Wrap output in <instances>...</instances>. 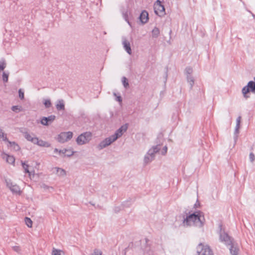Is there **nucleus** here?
Returning a JSON list of instances; mask_svg holds the SVG:
<instances>
[{
  "mask_svg": "<svg viewBox=\"0 0 255 255\" xmlns=\"http://www.w3.org/2000/svg\"><path fill=\"white\" fill-rule=\"evenodd\" d=\"M183 217L182 223L185 226H191V222L193 225L199 228L202 227L204 224V213L200 210H196L194 212L185 210L182 214Z\"/></svg>",
  "mask_w": 255,
  "mask_h": 255,
  "instance_id": "nucleus-1",
  "label": "nucleus"
},
{
  "mask_svg": "<svg viewBox=\"0 0 255 255\" xmlns=\"http://www.w3.org/2000/svg\"><path fill=\"white\" fill-rule=\"evenodd\" d=\"M218 234L219 236V240L220 242L224 243L225 245L228 247L230 246V253L232 255H238L240 249L237 243L235 244L234 239L228 233L225 231V228L221 223L218 225Z\"/></svg>",
  "mask_w": 255,
  "mask_h": 255,
  "instance_id": "nucleus-2",
  "label": "nucleus"
},
{
  "mask_svg": "<svg viewBox=\"0 0 255 255\" xmlns=\"http://www.w3.org/2000/svg\"><path fill=\"white\" fill-rule=\"evenodd\" d=\"M198 255H214L213 252L208 245L199 243L196 247Z\"/></svg>",
  "mask_w": 255,
  "mask_h": 255,
  "instance_id": "nucleus-3",
  "label": "nucleus"
},
{
  "mask_svg": "<svg viewBox=\"0 0 255 255\" xmlns=\"http://www.w3.org/2000/svg\"><path fill=\"white\" fill-rule=\"evenodd\" d=\"M92 136L91 132H84L78 136L76 139V142L79 145L86 144L91 140Z\"/></svg>",
  "mask_w": 255,
  "mask_h": 255,
  "instance_id": "nucleus-4",
  "label": "nucleus"
},
{
  "mask_svg": "<svg viewBox=\"0 0 255 255\" xmlns=\"http://www.w3.org/2000/svg\"><path fill=\"white\" fill-rule=\"evenodd\" d=\"M242 92L243 97L246 99L250 98V96L248 95L250 92L255 94V82L252 80L250 81L247 85L242 88Z\"/></svg>",
  "mask_w": 255,
  "mask_h": 255,
  "instance_id": "nucleus-5",
  "label": "nucleus"
},
{
  "mask_svg": "<svg viewBox=\"0 0 255 255\" xmlns=\"http://www.w3.org/2000/svg\"><path fill=\"white\" fill-rule=\"evenodd\" d=\"M154 10L155 13L161 16L165 14V8L160 0H156L154 4Z\"/></svg>",
  "mask_w": 255,
  "mask_h": 255,
  "instance_id": "nucleus-6",
  "label": "nucleus"
},
{
  "mask_svg": "<svg viewBox=\"0 0 255 255\" xmlns=\"http://www.w3.org/2000/svg\"><path fill=\"white\" fill-rule=\"evenodd\" d=\"M116 140L113 136L111 135L102 140L97 146V148L99 150H102L111 145Z\"/></svg>",
  "mask_w": 255,
  "mask_h": 255,
  "instance_id": "nucleus-7",
  "label": "nucleus"
},
{
  "mask_svg": "<svg viewBox=\"0 0 255 255\" xmlns=\"http://www.w3.org/2000/svg\"><path fill=\"white\" fill-rule=\"evenodd\" d=\"M128 126L129 125L128 123L125 124L121 126L115 131V133L112 135L116 140H117V139L119 137H121L124 132L127 130Z\"/></svg>",
  "mask_w": 255,
  "mask_h": 255,
  "instance_id": "nucleus-8",
  "label": "nucleus"
},
{
  "mask_svg": "<svg viewBox=\"0 0 255 255\" xmlns=\"http://www.w3.org/2000/svg\"><path fill=\"white\" fill-rule=\"evenodd\" d=\"M55 118L56 116L53 115L48 117H42L40 118L39 123L43 126H48L54 122Z\"/></svg>",
  "mask_w": 255,
  "mask_h": 255,
  "instance_id": "nucleus-9",
  "label": "nucleus"
},
{
  "mask_svg": "<svg viewBox=\"0 0 255 255\" xmlns=\"http://www.w3.org/2000/svg\"><path fill=\"white\" fill-rule=\"evenodd\" d=\"M33 143L41 147H49L51 146V144L49 142L39 139L37 137H33Z\"/></svg>",
  "mask_w": 255,
  "mask_h": 255,
  "instance_id": "nucleus-10",
  "label": "nucleus"
},
{
  "mask_svg": "<svg viewBox=\"0 0 255 255\" xmlns=\"http://www.w3.org/2000/svg\"><path fill=\"white\" fill-rule=\"evenodd\" d=\"M138 19L142 24L147 22L149 19L148 13L146 10H143L140 13Z\"/></svg>",
  "mask_w": 255,
  "mask_h": 255,
  "instance_id": "nucleus-11",
  "label": "nucleus"
},
{
  "mask_svg": "<svg viewBox=\"0 0 255 255\" xmlns=\"http://www.w3.org/2000/svg\"><path fill=\"white\" fill-rule=\"evenodd\" d=\"M159 145H156L153 146L151 148H150L147 152V154L150 155L151 157H154L155 156V153L159 152L160 147H159Z\"/></svg>",
  "mask_w": 255,
  "mask_h": 255,
  "instance_id": "nucleus-12",
  "label": "nucleus"
},
{
  "mask_svg": "<svg viewBox=\"0 0 255 255\" xmlns=\"http://www.w3.org/2000/svg\"><path fill=\"white\" fill-rule=\"evenodd\" d=\"M1 157L3 159H5L6 161L11 164H14L15 162V158L11 155H8L6 153H3L1 154Z\"/></svg>",
  "mask_w": 255,
  "mask_h": 255,
  "instance_id": "nucleus-13",
  "label": "nucleus"
},
{
  "mask_svg": "<svg viewBox=\"0 0 255 255\" xmlns=\"http://www.w3.org/2000/svg\"><path fill=\"white\" fill-rule=\"evenodd\" d=\"M7 186L13 193L19 194L20 193V189L16 184H13L10 183H7Z\"/></svg>",
  "mask_w": 255,
  "mask_h": 255,
  "instance_id": "nucleus-14",
  "label": "nucleus"
},
{
  "mask_svg": "<svg viewBox=\"0 0 255 255\" xmlns=\"http://www.w3.org/2000/svg\"><path fill=\"white\" fill-rule=\"evenodd\" d=\"M123 47L125 50V51L129 55H130L132 53V50L130 46V44L129 42L127 40H125L123 42Z\"/></svg>",
  "mask_w": 255,
  "mask_h": 255,
  "instance_id": "nucleus-15",
  "label": "nucleus"
},
{
  "mask_svg": "<svg viewBox=\"0 0 255 255\" xmlns=\"http://www.w3.org/2000/svg\"><path fill=\"white\" fill-rule=\"evenodd\" d=\"M134 201V200H132L131 198H129L126 201L123 202L121 204V206L123 209L127 208L130 207L131 204Z\"/></svg>",
  "mask_w": 255,
  "mask_h": 255,
  "instance_id": "nucleus-16",
  "label": "nucleus"
},
{
  "mask_svg": "<svg viewBox=\"0 0 255 255\" xmlns=\"http://www.w3.org/2000/svg\"><path fill=\"white\" fill-rule=\"evenodd\" d=\"M56 108L58 111L65 110V104L62 99L59 100L55 105Z\"/></svg>",
  "mask_w": 255,
  "mask_h": 255,
  "instance_id": "nucleus-17",
  "label": "nucleus"
},
{
  "mask_svg": "<svg viewBox=\"0 0 255 255\" xmlns=\"http://www.w3.org/2000/svg\"><path fill=\"white\" fill-rule=\"evenodd\" d=\"M186 80L190 85V90H192L194 85L195 79L192 75H186Z\"/></svg>",
  "mask_w": 255,
  "mask_h": 255,
  "instance_id": "nucleus-18",
  "label": "nucleus"
},
{
  "mask_svg": "<svg viewBox=\"0 0 255 255\" xmlns=\"http://www.w3.org/2000/svg\"><path fill=\"white\" fill-rule=\"evenodd\" d=\"M55 169L56 170V172L58 176H64L66 175V171L63 168L56 167Z\"/></svg>",
  "mask_w": 255,
  "mask_h": 255,
  "instance_id": "nucleus-19",
  "label": "nucleus"
},
{
  "mask_svg": "<svg viewBox=\"0 0 255 255\" xmlns=\"http://www.w3.org/2000/svg\"><path fill=\"white\" fill-rule=\"evenodd\" d=\"M9 145L8 147H9L11 149H13L15 151L19 150L20 149V147L19 145L15 143L14 142H8Z\"/></svg>",
  "mask_w": 255,
  "mask_h": 255,
  "instance_id": "nucleus-20",
  "label": "nucleus"
},
{
  "mask_svg": "<svg viewBox=\"0 0 255 255\" xmlns=\"http://www.w3.org/2000/svg\"><path fill=\"white\" fill-rule=\"evenodd\" d=\"M152 36L153 38H157L160 34L159 29L157 27H154L152 29Z\"/></svg>",
  "mask_w": 255,
  "mask_h": 255,
  "instance_id": "nucleus-21",
  "label": "nucleus"
},
{
  "mask_svg": "<svg viewBox=\"0 0 255 255\" xmlns=\"http://www.w3.org/2000/svg\"><path fill=\"white\" fill-rule=\"evenodd\" d=\"M122 82L124 87L127 89L129 87V83L128 79L125 76L122 78Z\"/></svg>",
  "mask_w": 255,
  "mask_h": 255,
  "instance_id": "nucleus-22",
  "label": "nucleus"
},
{
  "mask_svg": "<svg viewBox=\"0 0 255 255\" xmlns=\"http://www.w3.org/2000/svg\"><path fill=\"white\" fill-rule=\"evenodd\" d=\"M79 117L78 118L79 119H83L84 121L86 122V121L88 120V118L85 113L84 111H80L79 113Z\"/></svg>",
  "mask_w": 255,
  "mask_h": 255,
  "instance_id": "nucleus-23",
  "label": "nucleus"
},
{
  "mask_svg": "<svg viewBox=\"0 0 255 255\" xmlns=\"http://www.w3.org/2000/svg\"><path fill=\"white\" fill-rule=\"evenodd\" d=\"M63 133L65 137V140H66V141L70 140L73 137V134L72 131H69Z\"/></svg>",
  "mask_w": 255,
  "mask_h": 255,
  "instance_id": "nucleus-24",
  "label": "nucleus"
},
{
  "mask_svg": "<svg viewBox=\"0 0 255 255\" xmlns=\"http://www.w3.org/2000/svg\"><path fill=\"white\" fill-rule=\"evenodd\" d=\"M153 159L154 157H151L150 155L146 153L144 157L143 161L144 164L146 165L148 163L150 162Z\"/></svg>",
  "mask_w": 255,
  "mask_h": 255,
  "instance_id": "nucleus-25",
  "label": "nucleus"
},
{
  "mask_svg": "<svg viewBox=\"0 0 255 255\" xmlns=\"http://www.w3.org/2000/svg\"><path fill=\"white\" fill-rule=\"evenodd\" d=\"M21 164L25 172L27 173L28 174V176L30 177V172L28 170L29 166V165H28L26 162L23 161H21Z\"/></svg>",
  "mask_w": 255,
  "mask_h": 255,
  "instance_id": "nucleus-26",
  "label": "nucleus"
},
{
  "mask_svg": "<svg viewBox=\"0 0 255 255\" xmlns=\"http://www.w3.org/2000/svg\"><path fill=\"white\" fill-rule=\"evenodd\" d=\"M43 104L45 108H49L52 105L51 100L49 99H44L43 101Z\"/></svg>",
  "mask_w": 255,
  "mask_h": 255,
  "instance_id": "nucleus-27",
  "label": "nucleus"
},
{
  "mask_svg": "<svg viewBox=\"0 0 255 255\" xmlns=\"http://www.w3.org/2000/svg\"><path fill=\"white\" fill-rule=\"evenodd\" d=\"M65 137L64 136V133L61 132L60 134L58 135L57 137V140L58 142L60 143H64L66 142V140H65Z\"/></svg>",
  "mask_w": 255,
  "mask_h": 255,
  "instance_id": "nucleus-28",
  "label": "nucleus"
},
{
  "mask_svg": "<svg viewBox=\"0 0 255 255\" xmlns=\"http://www.w3.org/2000/svg\"><path fill=\"white\" fill-rule=\"evenodd\" d=\"M64 152H66V154L64 155V157H71L74 154L75 152L71 149L64 148Z\"/></svg>",
  "mask_w": 255,
  "mask_h": 255,
  "instance_id": "nucleus-29",
  "label": "nucleus"
},
{
  "mask_svg": "<svg viewBox=\"0 0 255 255\" xmlns=\"http://www.w3.org/2000/svg\"><path fill=\"white\" fill-rule=\"evenodd\" d=\"M185 75H192L193 73V69L190 66H187L185 68Z\"/></svg>",
  "mask_w": 255,
  "mask_h": 255,
  "instance_id": "nucleus-30",
  "label": "nucleus"
},
{
  "mask_svg": "<svg viewBox=\"0 0 255 255\" xmlns=\"http://www.w3.org/2000/svg\"><path fill=\"white\" fill-rule=\"evenodd\" d=\"M114 96L115 97V100L116 101L120 103L122 102L123 99L120 94L114 93Z\"/></svg>",
  "mask_w": 255,
  "mask_h": 255,
  "instance_id": "nucleus-31",
  "label": "nucleus"
},
{
  "mask_svg": "<svg viewBox=\"0 0 255 255\" xmlns=\"http://www.w3.org/2000/svg\"><path fill=\"white\" fill-rule=\"evenodd\" d=\"M41 187L43 188L45 190H49L50 192L51 191V190H52V191L54 190V188L53 187L48 186L44 183H43L41 184Z\"/></svg>",
  "mask_w": 255,
  "mask_h": 255,
  "instance_id": "nucleus-32",
  "label": "nucleus"
},
{
  "mask_svg": "<svg viewBox=\"0 0 255 255\" xmlns=\"http://www.w3.org/2000/svg\"><path fill=\"white\" fill-rule=\"evenodd\" d=\"M24 221L25 223V224L28 227H32V221L30 219V218L28 217H25L24 219Z\"/></svg>",
  "mask_w": 255,
  "mask_h": 255,
  "instance_id": "nucleus-33",
  "label": "nucleus"
},
{
  "mask_svg": "<svg viewBox=\"0 0 255 255\" xmlns=\"http://www.w3.org/2000/svg\"><path fill=\"white\" fill-rule=\"evenodd\" d=\"M123 17L125 21L127 22L128 25L131 26V23L128 19V15L127 11L123 13Z\"/></svg>",
  "mask_w": 255,
  "mask_h": 255,
  "instance_id": "nucleus-34",
  "label": "nucleus"
},
{
  "mask_svg": "<svg viewBox=\"0 0 255 255\" xmlns=\"http://www.w3.org/2000/svg\"><path fill=\"white\" fill-rule=\"evenodd\" d=\"M243 4L244 7L245 9H246V10L248 12H249L252 15V16H253L254 19H255V14L254 13H253L252 11H251L250 9H249L247 8L246 4L244 1H243Z\"/></svg>",
  "mask_w": 255,
  "mask_h": 255,
  "instance_id": "nucleus-35",
  "label": "nucleus"
},
{
  "mask_svg": "<svg viewBox=\"0 0 255 255\" xmlns=\"http://www.w3.org/2000/svg\"><path fill=\"white\" fill-rule=\"evenodd\" d=\"M8 74L3 72L2 74V80L4 83H6L8 81Z\"/></svg>",
  "mask_w": 255,
  "mask_h": 255,
  "instance_id": "nucleus-36",
  "label": "nucleus"
},
{
  "mask_svg": "<svg viewBox=\"0 0 255 255\" xmlns=\"http://www.w3.org/2000/svg\"><path fill=\"white\" fill-rule=\"evenodd\" d=\"M61 251L58 249H53L52 255H61Z\"/></svg>",
  "mask_w": 255,
  "mask_h": 255,
  "instance_id": "nucleus-37",
  "label": "nucleus"
},
{
  "mask_svg": "<svg viewBox=\"0 0 255 255\" xmlns=\"http://www.w3.org/2000/svg\"><path fill=\"white\" fill-rule=\"evenodd\" d=\"M0 139H2L3 140H5L6 139V135L4 134L1 129H0Z\"/></svg>",
  "mask_w": 255,
  "mask_h": 255,
  "instance_id": "nucleus-38",
  "label": "nucleus"
},
{
  "mask_svg": "<svg viewBox=\"0 0 255 255\" xmlns=\"http://www.w3.org/2000/svg\"><path fill=\"white\" fill-rule=\"evenodd\" d=\"M123 209L122 208V206H116L114 207V212L116 213H118L119 212H120V211L122 210H123Z\"/></svg>",
  "mask_w": 255,
  "mask_h": 255,
  "instance_id": "nucleus-39",
  "label": "nucleus"
},
{
  "mask_svg": "<svg viewBox=\"0 0 255 255\" xmlns=\"http://www.w3.org/2000/svg\"><path fill=\"white\" fill-rule=\"evenodd\" d=\"M93 255H102V253L100 250L95 249L94 250Z\"/></svg>",
  "mask_w": 255,
  "mask_h": 255,
  "instance_id": "nucleus-40",
  "label": "nucleus"
},
{
  "mask_svg": "<svg viewBox=\"0 0 255 255\" xmlns=\"http://www.w3.org/2000/svg\"><path fill=\"white\" fill-rule=\"evenodd\" d=\"M167 146L165 145L163 147L162 149L161 150L160 154L162 155H165L167 153Z\"/></svg>",
  "mask_w": 255,
  "mask_h": 255,
  "instance_id": "nucleus-41",
  "label": "nucleus"
},
{
  "mask_svg": "<svg viewBox=\"0 0 255 255\" xmlns=\"http://www.w3.org/2000/svg\"><path fill=\"white\" fill-rule=\"evenodd\" d=\"M19 97L20 99L22 100L24 99V92L22 89H19L18 91Z\"/></svg>",
  "mask_w": 255,
  "mask_h": 255,
  "instance_id": "nucleus-42",
  "label": "nucleus"
},
{
  "mask_svg": "<svg viewBox=\"0 0 255 255\" xmlns=\"http://www.w3.org/2000/svg\"><path fill=\"white\" fill-rule=\"evenodd\" d=\"M5 63L4 61H0V71H2L5 68Z\"/></svg>",
  "mask_w": 255,
  "mask_h": 255,
  "instance_id": "nucleus-43",
  "label": "nucleus"
},
{
  "mask_svg": "<svg viewBox=\"0 0 255 255\" xmlns=\"http://www.w3.org/2000/svg\"><path fill=\"white\" fill-rule=\"evenodd\" d=\"M12 110L15 112H18L20 111V107L18 106H14L12 107Z\"/></svg>",
  "mask_w": 255,
  "mask_h": 255,
  "instance_id": "nucleus-44",
  "label": "nucleus"
},
{
  "mask_svg": "<svg viewBox=\"0 0 255 255\" xmlns=\"http://www.w3.org/2000/svg\"><path fill=\"white\" fill-rule=\"evenodd\" d=\"M201 206V204L199 201V200L197 199L196 203L194 204L193 208L196 209L197 208H199Z\"/></svg>",
  "mask_w": 255,
  "mask_h": 255,
  "instance_id": "nucleus-45",
  "label": "nucleus"
},
{
  "mask_svg": "<svg viewBox=\"0 0 255 255\" xmlns=\"http://www.w3.org/2000/svg\"><path fill=\"white\" fill-rule=\"evenodd\" d=\"M249 158L251 162H253L255 160V155L253 152L250 153Z\"/></svg>",
  "mask_w": 255,
  "mask_h": 255,
  "instance_id": "nucleus-46",
  "label": "nucleus"
},
{
  "mask_svg": "<svg viewBox=\"0 0 255 255\" xmlns=\"http://www.w3.org/2000/svg\"><path fill=\"white\" fill-rule=\"evenodd\" d=\"M238 138V134H234V139L235 144L236 143Z\"/></svg>",
  "mask_w": 255,
  "mask_h": 255,
  "instance_id": "nucleus-47",
  "label": "nucleus"
},
{
  "mask_svg": "<svg viewBox=\"0 0 255 255\" xmlns=\"http://www.w3.org/2000/svg\"><path fill=\"white\" fill-rule=\"evenodd\" d=\"M25 137L28 140H32V138H31L30 135L27 134V133L25 134Z\"/></svg>",
  "mask_w": 255,
  "mask_h": 255,
  "instance_id": "nucleus-48",
  "label": "nucleus"
},
{
  "mask_svg": "<svg viewBox=\"0 0 255 255\" xmlns=\"http://www.w3.org/2000/svg\"><path fill=\"white\" fill-rule=\"evenodd\" d=\"M41 174H42V173H38V174H35L34 170H33V173H32V175H33V178H35V175H37V176H39L40 175H41Z\"/></svg>",
  "mask_w": 255,
  "mask_h": 255,
  "instance_id": "nucleus-49",
  "label": "nucleus"
},
{
  "mask_svg": "<svg viewBox=\"0 0 255 255\" xmlns=\"http://www.w3.org/2000/svg\"><path fill=\"white\" fill-rule=\"evenodd\" d=\"M239 133V129H237V128H235L234 134H238Z\"/></svg>",
  "mask_w": 255,
  "mask_h": 255,
  "instance_id": "nucleus-50",
  "label": "nucleus"
},
{
  "mask_svg": "<svg viewBox=\"0 0 255 255\" xmlns=\"http://www.w3.org/2000/svg\"><path fill=\"white\" fill-rule=\"evenodd\" d=\"M241 122V117H239L236 120V124H240Z\"/></svg>",
  "mask_w": 255,
  "mask_h": 255,
  "instance_id": "nucleus-51",
  "label": "nucleus"
},
{
  "mask_svg": "<svg viewBox=\"0 0 255 255\" xmlns=\"http://www.w3.org/2000/svg\"><path fill=\"white\" fill-rule=\"evenodd\" d=\"M13 249L14 251L16 252H18L19 251V248L18 247H13Z\"/></svg>",
  "mask_w": 255,
  "mask_h": 255,
  "instance_id": "nucleus-52",
  "label": "nucleus"
},
{
  "mask_svg": "<svg viewBox=\"0 0 255 255\" xmlns=\"http://www.w3.org/2000/svg\"><path fill=\"white\" fill-rule=\"evenodd\" d=\"M64 149H60L59 150V153H62L64 154V155H65L66 154V152H64Z\"/></svg>",
  "mask_w": 255,
  "mask_h": 255,
  "instance_id": "nucleus-53",
  "label": "nucleus"
},
{
  "mask_svg": "<svg viewBox=\"0 0 255 255\" xmlns=\"http://www.w3.org/2000/svg\"><path fill=\"white\" fill-rule=\"evenodd\" d=\"M240 127V124H236V128L239 129Z\"/></svg>",
  "mask_w": 255,
  "mask_h": 255,
  "instance_id": "nucleus-54",
  "label": "nucleus"
},
{
  "mask_svg": "<svg viewBox=\"0 0 255 255\" xmlns=\"http://www.w3.org/2000/svg\"><path fill=\"white\" fill-rule=\"evenodd\" d=\"M59 150L58 149H57V148H55L54 149V152H59Z\"/></svg>",
  "mask_w": 255,
  "mask_h": 255,
  "instance_id": "nucleus-55",
  "label": "nucleus"
},
{
  "mask_svg": "<svg viewBox=\"0 0 255 255\" xmlns=\"http://www.w3.org/2000/svg\"><path fill=\"white\" fill-rule=\"evenodd\" d=\"M167 72L166 71V76H165V81L167 80Z\"/></svg>",
  "mask_w": 255,
  "mask_h": 255,
  "instance_id": "nucleus-56",
  "label": "nucleus"
},
{
  "mask_svg": "<svg viewBox=\"0 0 255 255\" xmlns=\"http://www.w3.org/2000/svg\"><path fill=\"white\" fill-rule=\"evenodd\" d=\"M89 203L91 204L93 206H95V204H93V203H92L91 202H89Z\"/></svg>",
  "mask_w": 255,
  "mask_h": 255,
  "instance_id": "nucleus-57",
  "label": "nucleus"
},
{
  "mask_svg": "<svg viewBox=\"0 0 255 255\" xmlns=\"http://www.w3.org/2000/svg\"><path fill=\"white\" fill-rule=\"evenodd\" d=\"M171 32H172V30H170V31H169V34H171Z\"/></svg>",
  "mask_w": 255,
  "mask_h": 255,
  "instance_id": "nucleus-58",
  "label": "nucleus"
},
{
  "mask_svg": "<svg viewBox=\"0 0 255 255\" xmlns=\"http://www.w3.org/2000/svg\"><path fill=\"white\" fill-rule=\"evenodd\" d=\"M254 80L253 82H255V77L254 78Z\"/></svg>",
  "mask_w": 255,
  "mask_h": 255,
  "instance_id": "nucleus-59",
  "label": "nucleus"
},
{
  "mask_svg": "<svg viewBox=\"0 0 255 255\" xmlns=\"http://www.w3.org/2000/svg\"><path fill=\"white\" fill-rule=\"evenodd\" d=\"M145 240H146V242L147 243L148 239H145Z\"/></svg>",
  "mask_w": 255,
  "mask_h": 255,
  "instance_id": "nucleus-60",
  "label": "nucleus"
},
{
  "mask_svg": "<svg viewBox=\"0 0 255 255\" xmlns=\"http://www.w3.org/2000/svg\"><path fill=\"white\" fill-rule=\"evenodd\" d=\"M242 3H243V1H244L243 0H240Z\"/></svg>",
  "mask_w": 255,
  "mask_h": 255,
  "instance_id": "nucleus-61",
  "label": "nucleus"
}]
</instances>
